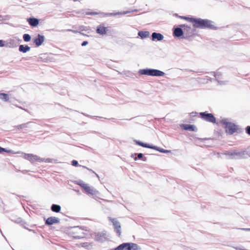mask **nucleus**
Returning <instances> with one entry per match:
<instances>
[{"instance_id":"nucleus-1","label":"nucleus","mask_w":250,"mask_h":250,"mask_svg":"<svg viewBox=\"0 0 250 250\" xmlns=\"http://www.w3.org/2000/svg\"><path fill=\"white\" fill-rule=\"evenodd\" d=\"M220 123L225 128L226 132L228 134L232 135L238 130L237 125L231 122L229 119H222L220 121Z\"/></svg>"},{"instance_id":"nucleus-2","label":"nucleus","mask_w":250,"mask_h":250,"mask_svg":"<svg viewBox=\"0 0 250 250\" xmlns=\"http://www.w3.org/2000/svg\"><path fill=\"white\" fill-rule=\"evenodd\" d=\"M227 154L229 158L232 159H246L249 156L248 153L246 150H232L229 151Z\"/></svg>"},{"instance_id":"nucleus-3","label":"nucleus","mask_w":250,"mask_h":250,"mask_svg":"<svg viewBox=\"0 0 250 250\" xmlns=\"http://www.w3.org/2000/svg\"><path fill=\"white\" fill-rule=\"evenodd\" d=\"M139 73L143 75L155 77L163 76L165 75V73L161 70L151 68L140 69Z\"/></svg>"},{"instance_id":"nucleus-4","label":"nucleus","mask_w":250,"mask_h":250,"mask_svg":"<svg viewBox=\"0 0 250 250\" xmlns=\"http://www.w3.org/2000/svg\"><path fill=\"white\" fill-rule=\"evenodd\" d=\"M22 157L30 161L31 163H33L36 162H45L47 163L50 162V159H43L42 158H41L40 157L38 156L37 155H35L33 154H30V153H23Z\"/></svg>"},{"instance_id":"nucleus-5","label":"nucleus","mask_w":250,"mask_h":250,"mask_svg":"<svg viewBox=\"0 0 250 250\" xmlns=\"http://www.w3.org/2000/svg\"><path fill=\"white\" fill-rule=\"evenodd\" d=\"M134 141L135 142V143L137 145H138L140 146H141L142 147H146V148H149L153 149L156 150L157 151H158L161 153H170L171 151L170 150L164 149L163 148L155 146H152V145H149L147 144L141 142L137 140H135Z\"/></svg>"},{"instance_id":"nucleus-6","label":"nucleus","mask_w":250,"mask_h":250,"mask_svg":"<svg viewBox=\"0 0 250 250\" xmlns=\"http://www.w3.org/2000/svg\"><path fill=\"white\" fill-rule=\"evenodd\" d=\"M201 118L204 121H206L208 122H210L211 123H216V118L214 117L213 115L211 113H208L206 112H200L199 113Z\"/></svg>"},{"instance_id":"nucleus-7","label":"nucleus","mask_w":250,"mask_h":250,"mask_svg":"<svg viewBox=\"0 0 250 250\" xmlns=\"http://www.w3.org/2000/svg\"><path fill=\"white\" fill-rule=\"evenodd\" d=\"M108 219L110 221L114 226V230L117 233L118 236H120L121 234V224L120 222L116 218H113L109 217Z\"/></svg>"},{"instance_id":"nucleus-8","label":"nucleus","mask_w":250,"mask_h":250,"mask_svg":"<svg viewBox=\"0 0 250 250\" xmlns=\"http://www.w3.org/2000/svg\"><path fill=\"white\" fill-rule=\"evenodd\" d=\"M85 192L89 194L92 195L94 198L97 197L100 194L99 192L94 188L90 187L87 185L84 189Z\"/></svg>"},{"instance_id":"nucleus-9","label":"nucleus","mask_w":250,"mask_h":250,"mask_svg":"<svg viewBox=\"0 0 250 250\" xmlns=\"http://www.w3.org/2000/svg\"><path fill=\"white\" fill-rule=\"evenodd\" d=\"M202 29L203 28H209L211 29H215L214 22L208 19H202Z\"/></svg>"},{"instance_id":"nucleus-10","label":"nucleus","mask_w":250,"mask_h":250,"mask_svg":"<svg viewBox=\"0 0 250 250\" xmlns=\"http://www.w3.org/2000/svg\"><path fill=\"white\" fill-rule=\"evenodd\" d=\"M202 19L200 18L190 19L189 21L193 23L195 28L202 29Z\"/></svg>"},{"instance_id":"nucleus-11","label":"nucleus","mask_w":250,"mask_h":250,"mask_svg":"<svg viewBox=\"0 0 250 250\" xmlns=\"http://www.w3.org/2000/svg\"><path fill=\"white\" fill-rule=\"evenodd\" d=\"M108 238V235L105 232L98 233L95 237V239L99 242H103L106 241Z\"/></svg>"},{"instance_id":"nucleus-12","label":"nucleus","mask_w":250,"mask_h":250,"mask_svg":"<svg viewBox=\"0 0 250 250\" xmlns=\"http://www.w3.org/2000/svg\"><path fill=\"white\" fill-rule=\"evenodd\" d=\"M44 41V37L41 34H38L37 38L34 39V43L37 46H39L42 44Z\"/></svg>"},{"instance_id":"nucleus-13","label":"nucleus","mask_w":250,"mask_h":250,"mask_svg":"<svg viewBox=\"0 0 250 250\" xmlns=\"http://www.w3.org/2000/svg\"><path fill=\"white\" fill-rule=\"evenodd\" d=\"M152 41H160L164 39V36L159 33L153 32L151 35Z\"/></svg>"},{"instance_id":"nucleus-14","label":"nucleus","mask_w":250,"mask_h":250,"mask_svg":"<svg viewBox=\"0 0 250 250\" xmlns=\"http://www.w3.org/2000/svg\"><path fill=\"white\" fill-rule=\"evenodd\" d=\"M17 46V44L16 43V42L13 39H10L9 40H7L6 42H5V43H4V47L10 48H13Z\"/></svg>"},{"instance_id":"nucleus-15","label":"nucleus","mask_w":250,"mask_h":250,"mask_svg":"<svg viewBox=\"0 0 250 250\" xmlns=\"http://www.w3.org/2000/svg\"><path fill=\"white\" fill-rule=\"evenodd\" d=\"M59 219L55 217H50L47 219L45 223L47 225H51L59 222Z\"/></svg>"},{"instance_id":"nucleus-16","label":"nucleus","mask_w":250,"mask_h":250,"mask_svg":"<svg viewBox=\"0 0 250 250\" xmlns=\"http://www.w3.org/2000/svg\"><path fill=\"white\" fill-rule=\"evenodd\" d=\"M27 21L29 24L33 27L37 26L39 23V20L35 18H28L27 19Z\"/></svg>"},{"instance_id":"nucleus-17","label":"nucleus","mask_w":250,"mask_h":250,"mask_svg":"<svg viewBox=\"0 0 250 250\" xmlns=\"http://www.w3.org/2000/svg\"><path fill=\"white\" fill-rule=\"evenodd\" d=\"M96 32L100 35H105L107 32V28L103 25H100L97 27Z\"/></svg>"},{"instance_id":"nucleus-18","label":"nucleus","mask_w":250,"mask_h":250,"mask_svg":"<svg viewBox=\"0 0 250 250\" xmlns=\"http://www.w3.org/2000/svg\"><path fill=\"white\" fill-rule=\"evenodd\" d=\"M173 35L176 37H181L183 35V31L181 28L177 27L174 30Z\"/></svg>"},{"instance_id":"nucleus-19","label":"nucleus","mask_w":250,"mask_h":250,"mask_svg":"<svg viewBox=\"0 0 250 250\" xmlns=\"http://www.w3.org/2000/svg\"><path fill=\"white\" fill-rule=\"evenodd\" d=\"M130 12L129 11H124L121 12H117V13H102L104 16H116L119 15H125L128 13H129Z\"/></svg>"},{"instance_id":"nucleus-20","label":"nucleus","mask_w":250,"mask_h":250,"mask_svg":"<svg viewBox=\"0 0 250 250\" xmlns=\"http://www.w3.org/2000/svg\"><path fill=\"white\" fill-rule=\"evenodd\" d=\"M19 50L21 52L26 53L30 50V47L28 45L24 46L23 45H20L19 46Z\"/></svg>"},{"instance_id":"nucleus-21","label":"nucleus","mask_w":250,"mask_h":250,"mask_svg":"<svg viewBox=\"0 0 250 250\" xmlns=\"http://www.w3.org/2000/svg\"><path fill=\"white\" fill-rule=\"evenodd\" d=\"M138 34L142 39H144L147 38L150 33L148 31H139Z\"/></svg>"},{"instance_id":"nucleus-22","label":"nucleus","mask_w":250,"mask_h":250,"mask_svg":"<svg viewBox=\"0 0 250 250\" xmlns=\"http://www.w3.org/2000/svg\"><path fill=\"white\" fill-rule=\"evenodd\" d=\"M181 126L182 128L186 130H191V131H194L195 126L193 125H184L183 124L181 125Z\"/></svg>"},{"instance_id":"nucleus-23","label":"nucleus","mask_w":250,"mask_h":250,"mask_svg":"<svg viewBox=\"0 0 250 250\" xmlns=\"http://www.w3.org/2000/svg\"><path fill=\"white\" fill-rule=\"evenodd\" d=\"M31 122H28L25 124H22L21 125H20L17 126V128L19 130L25 129L28 127H29V125L31 124Z\"/></svg>"},{"instance_id":"nucleus-24","label":"nucleus","mask_w":250,"mask_h":250,"mask_svg":"<svg viewBox=\"0 0 250 250\" xmlns=\"http://www.w3.org/2000/svg\"><path fill=\"white\" fill-rule=\"evenodd\" d=\"M130 250H140L141 248L137 244L129 243Z\"/></svg>"},{"instance_id":"nucleus-25","label":"nucleus","mask_w":250,"mask_h":250,"mask_svg":"<svg viewBox=\"0 0 250 250\" xmlns=\"http://www.w3.org/2000/svg\"><path fill=\"white\" fill-rule=\"evenodd\" d=\"M0 99L4 102H7L9 99V96L7 94L0 93Z\"/></svg>"},{"instance_id":"nucleus-26","label":"nucleus","mask_w":250,"mask_h":250,"mask_svg":"<svg viewBox=\"0 0 250 250\" xmlns=\"http://www.w3.org/2000/svg\"><path fill=\"white\" fill-rule=\"evenodd\" d=\"M61 206L58 205L53 204L51 206V210L55 212H59L61 210Z\"/></svg>"},{"instance_id":"nucleus-27","label":"nucleus","mask_w":250,"mask_h":250,"mask_svg":"<svg viewBox=\"0 0 250 250\" xmlns=\"http://www.w3.org/2000/svg\"><path fill=\"white\" fill-rule=\"evenodd\" d=\"M31 36L29 34H25L23 36V39L25 42H28L31 40Z\"/></svg>"},{"instance_id":"nucleus-28","label":"nucleus","mask_w":250,"mask_h":250,"mask_svg":"<svg viewBox=\"0 0 250 250\" xmlns=\"http://www.w3.org/2000/svg\"><path fill=\"white\" fill-rule=\"evenodd\" d=\"M77 185L81 186L83 189L86 187V186L88 185L87 184L83 183V181H82L81 180H79V181H77Z\"/></svg>"},{"instance_id":"nucleus-29","label":"nucleus","mask_w":250,"mask_h":250,"mask_svg":"<svg viewBox=\"0 0 250 250\" xmlns=\"http://www.w3.org/2000/svg\"><path fill=\"white\" fill-rule=\"evenodd\" d=\"M214 76L220 84H225V83H224L223 81H221L219 80V76H220V74H219V73H218V72L215 73Z\"/></svg>"},{"instance_id":"nucleus-30","label":"nucleus","mask_w":250,"mask_h":250,"mask_svg":"<svg viewBox=\"0 0 250 250\" xmlns=\"http://www.w3.org/2000/svg\"><path fill=\"white\" fill-rule=\"evenodd\" d=\"M9 17L8 16H2L0 15V21L8 20Z\"/></svg>"},{"instance_id":"nucleus-31","label":"nucleus","mask_w":250,"mask_h":250,"mask_svg":"<svg viewBox=\"0 0 250 250\" xmlns=\"http://www.w3.org/2000/svg\"><path fill=\"white\" fill-rule=\"evenodd\" d=\"M143 154L142 153H138L137 157H135L134 158V160L136 161L138 159H141V158H143Z\"/></svg>"},{"instance_id":"nucleus-32","label":"nucleus","mask_w":250,"mask_h":250,"mask_svg":"<svg viewBox=\"0 0 250 250\" xmlns=\"http://www.w3.org/2000/svg\"><path fill=\"white\" fill-rule=\"evenodd\" d=\"M79 230H80V229L78 227H75L73 228L72 232H77Z\"/></svg>"},{"instance_id":"nucleus-33","label":"nucleus","mask_w":250,"mask_h":250,"mask_svg":"<svg viewBox=\"0 0 250 250\" xmlns=\"http://www.w3.org/2000/svg\"><path fill=\"white\" fill-rule=\"evenodd\" d=\"M72 165L73 166L77 167L79 166L78 163L76 160H73L72 161Z\"/></svg>"},{"instance_id":"nucleus-34","label":"nucleus","mask_w":250,"mask_h":250,"mask_svg":"<svg viewBox=\"0 0 250 250\" xmlns=\"http://www.w3.org/2000/svg\"><path fill=\"white\" fill-rule=\"evenodd\" d=\"M85 14L87 15H97V14H98V13H96V12H86Z\"/></svg>"},{"instance_id":"nucleus-35","label":"nucleus","mask_w":250,"mask_h":250,"mask_svg":"<svg viewBox=\"0 0 250 250\" xmlns=\"http://www.w3.org/2000/svg\"><path fill=\"white\" fill-rule=\"evenodd\" d=\"M246 132L247 133H248L249 135H250V126H248L246 128Z\"/></svg>"},{"instance_id":"nucleus-36","label":"nucleus","mask_w":250,"mask_h":250,"mask_svg":"<svg viewBox=\"0 0 250 250\" xmlns=\"http://www.w3.org/2000/svg\"><path fill=\"white\" fill-rule=\"evenodd\" d=\"M2 152H10V151L7 150L5 148H2V147H1L0 146V153H1Z\"/></svg>"},{"instance_id":"nucleus-37","label":"nucleus","mask_w":250,"mask_h":250,"mask_svg":"<svg viewBox=\"0 0 250 250\" xmlns=\"http://www.w3.org/2000/svg\"><path fill=\"white\" fill-rule=\"evenodd\" d=\"M80 29L82 31H86L87 30V27L83 26H80Z\"/></svg>"},{"instance_id":"nucleus-38","label":"nucleus","mask_w":250,"mask_h":250,"mask_svg":"<svg viewBox=\"0 0 250 250\" xmlns=\"http://www.w3.org/2000/svg\"><path fill=\"white\" fill-rule=\"evenodd\" d=\"M180 18H181V19H185L186 20L188 21H189L190 19H193V18H188V17H182V16H180Z\"/></svg>"},{"instance_id":"nucleus-39","label":"nucleus","mask_w":250,"mask_h":250,"mask_svg":"<svg viewBox=\"0 0 250 250\" xmlns=\"http://www.w3.org/2000/svg\"><path fill=\"white\" fill-rule=\"evenodd\" d=\"M3 42H4L2 40H0V47H4V43Z\"/></svg>"},{"instance_id":"nucleus-40","label":"nucleus","mask_w":250,"mask_h":250,"mask_svg":"<svg viewBox=\"0 0 250 250\" xmlns=\"http://www.w3.org/2000/svg\"><path fill=\"white\" fill-rule=\"evenodd\" d=\"M241 230H243L245 231H250V228H241L240 229Z\"/></svg>"},{"instance_id":"nucleus-41","label":"nucleus","mask_w":250,"mask_h":250,"mask_svg":"<svg viewBox=\"0 0 250 250\" xmlns=\"http://www.w3.org/2000/svg\"><path fill=\"white\" fill-rule=\"evenodd\" d=\"M88 44V42L87 41H84L83 42V43H82V45L83 46H85L87 44Z\"/></svg>"},{"instance_id":"nucleus-42","label":"nucleus","mask_w":250,"mask_h":250,"mask_svg":"<svg viewBox=\"0 0 250 250\" xmlns=\"http://www.w3.org/2000/svg\"><path fill=\"white\" fill-rule=\"evenodd\" d=\"M66 31H71V32H72L73 33H76L78 32L77 31L73 30H71V29H67Z\"/></svg>"},{"instance_id":"nucleus-43","label":"nucleus","mask_w":250,"mask_h":250,"mask_svg":"<svg viewBox=\"0 0 250 250\" xmlns=\"http://www.w3.org/2000/svg\"><path fill=\"white\" fill-rule=\"evenodd\" d=\"M83 247H87L88 246V245L87 243H83L82 245Z\"/></svg>"},{"instance_id":"nucleus-44","label":"nucleus","mask_w":250,"mask_h":250,"mask_svg":"<svg viewBox=\"0 0 250 250\" xmlns=\"http://www.w3.org/2000/svg\"><path fill=\"white\" fill-rule=\"evenodd\" d=\"M191 114H192V116H195V115L197 114V112H192Z\"/></svg>"},{"instance_id":"nucleus-45","label":"nucleus","mask_w":250,"mask_h":250,"mask_svg":"<svg viewBox=\"0 0 250 250\" xmlns=\"http://www.w3.org/2000/svg\"><path fill=\"white\" fill-rule=\"evenodd\" d=\"M146 160V158H143V161H145Z\"/></svg>"},{"instance_id":"nucleus-46","label":"nucleus","mask_w":250,"mask_h":250,"mask_svg":"<svg viewBox=\"0 0 250 250\" xmlns=\"http://www.w3.org/2000/svg\"><path fill=\"white\" fill-rule=\"evenodd\" d=\"M74 237H75V238H77V237L79 238V236H74Z\"/></svg>"},{"instance_id":"nucleus-47","label":"nucleus","mask_w":250,"mask_h":250,"mask_svg":"<svg viewBox=\"0 0 250 250\" xmlns=\"http://www.w3.org/2000/svg\"><path fill=\"white\" fill-rule=\"evenodd\" d=\"M181 26L184 27V26H185V25H181Z\"/></svg>"},{"instance_id":"nucleus-48","label":"nucleus","mask_w":250,"mask_h":250,"mask_svg":"<svg viewBox=\"0 0 250 250\" xmlns=\"http://www.w3.org/2000/svg\"><path fill=\"white\" fill-rule=\"evenodd\" d=\"M95 174H96V176H97V177H99V176H98V175L97 174H96V173H95Z\"/></svg>"}]
</instances>
